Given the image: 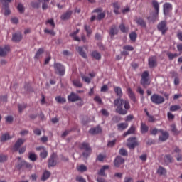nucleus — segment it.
Masks as SVG:
<instances>
[{"mask_svg":"<svg viewBox=\"0 0 182 182\" xmlns=\"http://www.w3.org/2000/svg\"><path fill=\"white\" fill-rule=\"evenodd\" d=\"M114 92L119 97L115 99L114 101V105L117 107V113L122 115L127 114V112L130 109V102H129V100L122 98V96H123V92L120 87H115Z\"/></svg>","mask_w":182,"mask_h":182,"instance_id":"1","label":"nucleus"},{"mask_svg":"<svg viewBox=\"0 0 182 182\" xmlns=\"http://www.w3.org/2000/svg\"><path fill=\"white\" fill-rule=\"evenodd\" d=\"M151 101L154 105H161L164 103V97L159 95V94H153L151 96Z\"/></svg>","mask_w":182,"mask_h":182,"instance_id":"6","label":"nucleus"},{"mask_svg":"<svg viewBox=\"0 0 182 182\" xmlns=\"http://www.w3.org/2000/svg\"><path fill=\"white\" fill-rule=\"evenodd\" d=\"M124 164V159L120 156H117L114 161V166L117 168L120 167L122 164Z\"/></svg>","mask_w":182,"mask_h":182,"instance_id":"12","label":"nucleus"},{"mask_svg":"<svg viewBox=\"0 0 182 182\" xmlns=\"http://www.w3.org/2000/svg\"><path fill=\"white\" fill-rule=\"evenodd\" d=\"M159 133H161V136H159V141H166L167 139H168L170 134L167 132L163 131V129H159Z\"/></svg>","mask_w":182,"mask_h":182,"instance_id":"13","label":"nucleus"},{"mask_svg":"<svg viewBox=\"0 0 182 182\" xmlns=\"http://www.w3.org/2000/svg\"><path fill=\"white\" fill-rule=\"evenodd\" d=\"M171 132H173L175 136L180 134V132H178V130H177V127H176V124H174L171 125Z\"/></svg>","mask_w":182,"mask_h":182,"instance_id":"43","label":"nucleus"},{"mask_svg":"<svg viewBox=\"0 0 182 182\" xmlns=\"http://www.w3.org/2000/svg\"><path fill=\"white\" fill-rule=\"evenodd\" d=\"M77 170L80 173H85V171H87V167L86 166V165L81 164L77 166Z\"/></svg>","mask_w":182,"mask_h":182,"instance_id":"35","label":"nucleus"},{"mask_svg":"<svg viewBox=\"0 0 182 182\" xmlns=\"http://www.w3.org/2000/svg\"><path fill=\"white\" fill-rule=\"evenodd\" d=\"M106 16V13L105 12H102V13H100L98 15H97V19L98 21H102V19H104V18Z\"/></svg>","mask_w":182,"mask_h":182,"instance_id":"56","label":"nucleus"},{"mask_svg":"<svg viewBox=\"0 0 182 182\" xmlns=\"http://www.w3.org/2000/svg\"><path fill=\"white\" fill-rule=\"evenodd\" d=\"M91 56L97 60H100V59H102V55L97 51H92L91 53Z\"/></svg>","mask_w":182,"mask_h":182,"instance_id":"31","label":"nucleus"},{"mask_svg":"<svg viewBox=\"0 0 182 182\" xmlns=\"http://www.w3.org/2000/svg\"><path fill=\"white\" fill-rule=\"evenodd\" d=\"M28 159L31 161H36L38 156H36V154H35L34 153H29V156Z\"/></svg>","mask_w":182,"mask_h":182,"instance_id":"48","label":"nucleus"},{"mask_svg":"<svg viewBox=\"0 0 182 182\" xmlns=\"http://www.w3.org/2000/svg\"><path fill=\"white\" fill-rule=\"evenodd\" d=\"M135 22L137 23V25H139V26H141V28H146V23L144 20L141 17H137L135 19Z\"/></svg>","mask_w":182,"mask_h":182,"instance_id":"20","label":"nucleus"},{"mask_svg":"<svg viewBox=\"0 0 182 182\" xmlns=\"http://www.w3.org/2000/svg\"><path fill=\"white\" fill-rule=\"evenodd\" d=\"M8 159V156L6 155L0 154V163H4V161H6Z\"/></svg>","mask_w":182,"mask_h":182,"instance_id":"59","label":"nucleus"},{"mask_svg":"<svg viewBox=\"0 0 182 182\" xmlns=\"http://www.w3.org/2000/svg\"><path fill=\"white\" fill-rule=\"evenodd\" d=\"M54 72L55 75H59V76H65L66 72V68L62 63L55 62L53 64Z\"/></svg>","mask_w":182,"mask_h":182,"instance_id":"3","label":"nucleus"},{"mask_svg":"<svg viewBox=\"0 0 182 182\" xmlns=\"http://www.w3.org/2000/svg\"><path fill=\"white\" fill-rule=\"evenodd\" d=\"M166 55H167L169 60H173V59H174V58L178 57V54H177V53L173 54L171 53H167Z\"/></svg>","mask_w":182,"mask_h":182,"instance_id":"46","label":"nucleus"},{"mask_svg":"<svg viewBox=\"0 0 182 182\" xmlns=\"http://www.w3.org/2000/svg\"><path fill=\"white\" fill-rule=\"evenodd\" d=\"M80 31V30L77 29L75 31H74L70 34V36H71V38H73L74 41H77V42H80V38L79 37L76 36V35L77 33H79Z\"/></svg>","mask_w":182,"mask_h":182,"instance_id":"30","label":"nucleus"},{"mask_svg":"<svg viewBox=\"0 0 182 182\" xmlns=\"http://www.w3.org/2000/svg\"><path fill=\"white\" fill-rule=\"evenodd\" d=\"M50 177V172H49L48 171H45L41 177V181H46V180H48V178H49Z\"/></svg>","mask_w":182,"mask_h":182,"instance_id":"32","label":"nucleus"},{"mask_svg":"<svg viewBox=\"0 0 182 182\" xmlns=\"http://www.w3.org/2000/svg\"><path fill=\"white\" fill-rule=\"evenodd\" d=\"M136 92L141 95V97H143L144 95V90L141 89V87L139 86L136 89Z\"/></svg>","mask_w":182,"mask_h":182,"instance_id":"61","label":"nucleus"},{"mask_svg":"<svg viewBox=\"0 0 182 182\" xmlns=\"http://www.w3.org/2000/svg\"><path fill=\"white\" fill-rule=\"evenodd\" d=\"M55 101L57 102V103H66V98L59 95L55 97Z\"/></svg>","mask_w":182,"mask_h":182,"instance_id":"39","label":"nucleus"},{"mask_svg":"<svg viewBox=\"0 0 182 182\" xmlns=\"http://www.w3.org/2000/svg\"><path fill=\"white\" fill-rule=\"evenodd\" d=\"M46 25H50L52 29H55V21L53 20V18L47 20L46 21Z\"/></svg>","mask_w":182,"mask_h":182,"instance_id":"41","label":"nucleus"},{"mask_svg":"<svg viewBox=\"0 0 182 182\" xmlns=\"http://www.w3.org/2000/svg\"><path fill=\"white\" fill-rule=\"evenodd\" d=\"M109 165H104L102 168L98 171V176H102V177H106V173H105V170H109Z\"/></svg>","mask_w":182,"mask_h":182,"instance_id":"23","label":"nucleus"},{"mask_svg":"<svg viewBox=\"0 0 182 182\" xmlns=\"http://www.w3.org/2000/svg\"><path fill=\"white\" fill-rule=\"evenodd\" d=\"M84 28L85 31L87 32V36H88L89 38L90 35H92V28H90V26H87V24H85L84 26Z\"/></svg>","mask_w":182,"mask_h":182,"instance_id":"42","label":"nucleus"},{"mask_svg":"<svg viewBox=\"0 0 182 182\" xmlns=\"http://www.w3.org/2000/svg\"><path fill=\"white\" fill-rule=\"evenodd\" d=\"M25 143V139H18L16 144H14L13 149L14 151H18L19 150V148Z\"/></svg>","mask_w":182,"mask_h":182,"instance_id":"18","label":"nucleus"},{"mask_svg":"<svg viewBox=\"0 0 182 182\" xmlns=\"http://www.w3.org/2000/svg\"><path fill=\"white\" fill-rule=\"evenodd\" d=\"M134 179L132 177H125L124 182H134Z\"/></svg>","mask_w":182,"mask_h":182,"instance_id":"64","label":"nucleus"},{"mask_svg":"<svg viewBox=\"0 0 182 182\" xmlns=\"http://www.w3.org/2000/svg\"><path fill=\"white\" fill-rule=\"evenodd\" d=\"M116 144V139L108 141L107 146L108 147H113Z\"/></svg>","mask_w":182,"mask_h":182,"instance_id":"63","label":"nucleus"},{"mask_svg":"<svg viewBox=\"0 0 182 182\" xmlns=\"http://www.w3.org/2000/svg\"><path fill=\"white\" fill-rule=\"evenodd\" d=\"M11 50V47L9 46H6L4 47H0V56L1 58H4L9 53V51Z\"/></svg>","mask_w":182,"mask_h":182,"instance_id":"11","label":"nucleus"},{"mask_svg":"<svg viewBox=\"0 0 182 182\" xmlns=\"http://www.w3.org/2000/svg\"><path fill=\"white\" fill-rule=\"evenodd\" d=\"M44 33H48V35H51V36H55V35H56V33H55V31H53V28L50 30L46 28L44 29Z\"/></svg>","mask_w":182,"mask_h":182,"instance_id":"45","label":"nucleus"},{"mask_svg":"<svg viewBox=\"0 0 182 182\" xmlns=\"http://www.w3.org/2000/svg\"><path fill=\"white\" fill-rule=\"evenodd\" d=\"M18 170H22V168H28V170H31L32 165L25 161H21L16 165Z\"/></svg>","mask_w":182,"mask_h":182,"instance_id":"7","label":"nucleus"},{"mask_svg":"<svg viewBox=\"0 0 182 182\" xmlns=\"http://www.w3.org/2000/svg\"><path fill=\"white\" fill-rule=\"evenodd\" d=\"M119 153L120 156H129L127 151L124 148L120 149Z\"/></svg>","mask_w":182,"mask_h":182,"instance_id":"52","label":"nucleus"},{"mask_svg":"<svg viewBox=\"0 0 182 182\" xmlns=\"http://www.w3.org/2000/svg\"><path fill=\"white\" fill-rule=\"evenodd\" d=\"M79 149H80V150H85V151L82 152V156L85 159H87V157L92 154V148L87 142H82L80 144Z\"/></svg>","mask_w":182,"mask_h":182,"instance_id":"2","label":"nucleus"},{"mask_svg":"<svg viewBox=\"0 0 182 182\" xmlns=\"http://www.w3.org/2000/svg\"><path fill=\"white\" fill-rule=\"evenodd\" d=\"M152 6L154 9H155V14H159V13L160 12V4H159V2H157L156 1H153Z\"/></svg>","mask_w":182,"mask_h":182,"instance_id":"26","label":"nucleus"},{"mask_svg":"<svg viewBox=\"0 0 182 182\" xmlns=\"http://www.w3.org/2000/svg\"><path fill=\"white\" fill-rule=\"evenodd\" d=\"M17 9H18V12H20V14H23V12H25V7L21 3L18 4V5L17 6Z\"/></svg>","mask_w":182,"mask_h":182,"instance_id":"51","label":"nucleus"},{"mask_svg":"<svg viewBox=\"0 0 182 182\" xmlns=\"http://www.w3.org/2000/svg\"><path fill=\"white\" fill-rule=\"evenodd\" d=\"M68 100L69 102H77V100H80V97L79 95L75 94V92H71L70 95L68 96Z\"/></svg>","mask_w":182,"mask_h":182,"instance_id":"16","label":"nucleus"},{"mask_svg":"<svg viewBox=\"0 0 182 182\" xmlns=\"http://www.w3.org/2000/svg\"><path fill=\"white\" fill-rule=\"evenodd\" d=\"M31 5L32 8H35L36 9H38L41 7V4L36 1H32L31 3Z\"/></svg>","mask_w":182,"mask_h":182,"instance_id":"54","label":"nucleus"},{"mask_svg":"<svg viewBox=\"0 0 182 182\" xmlns=\"http://www.w3.org/2000/svg\"><path fill=\"white\" fill-rule=\"evenodd\" d=\"M156 173L159 176H167V170L163 166H159Z\"/></svg>","mask_w":182,"mask_h":182,"instance_id":"22","label":"nucleus"},{"mask_svg":"<svg viewBox=\"0 0 182 182\" xmlns=\"http://www.w3.org/2000/svg\"><path fill=\"white\" fill-rule=\"evenodd\" d=\"M6 122L7 123H12L14 122V117L12 116L6 117Z\"/></svg>","mask_w":182,"mask_h":182,"instance_id":"62","label":"nucleus"},{"mask_svg":"<svg viewBox=\"0 0 182 182\" xmlns=\"http://www.w3.org/2000/svg\"><path fill=\"white\" fill-rule=\"evenodd\" d=\"M72 14H73V11L72 10H68L65 13L61 15V21H68V19H70Z\"/></svg>","mask_w":182,"mask_h":182,"instance_id":"15","label":"nucleus"},{"mask_svg":"<svg viewBox=\"0 0 182 182\" xmlns=\"http://www.w3.org/2000/svg\"><path fill=\"white\" fill-rule=\"evenodd\" d=\"M117 33H119V30L117 29V27L116 26V25H112L109 30V35L111 38H113L114 35H117Z\"/></svg>","mask_w":182,"mask_h":182,"instance_id":"19","label":"nucleus"},{"mask_svg":"<svg viewBox=\"0 0 182 182\" xmlns=\"http://www.w3.org/2000/svg\"><path fill=\"white\" fill-rule=\"evenodd\" d=\"M12 2V0H0V4H1V8L9 7V4Z\"/></svg>","mask_w":182,"mask_h":182,"instance_id":"34","label":"nucleus"},{"mask_svg":"<svg viewBox=\"0 0 182 182\" xmlns=\"http://www.w3.org/2000/svg\"><path fill=\"white\" fill-rule=\"evenodd\" d=\"M58 155L55 153H53L50 156V159H48V167H55L56 166V159Z\"/></svg>","mask_w":182,"mask_h":182,"instance_id":"10","label":"nucleus"},{"mask_svg":"<svg viewBox=\"0 0 182 182\" xmlns=\"http://www.w3.org/2000/svg\"><path fill=\"white\" fill-rule=\"evenodd\" d=\"M1 8L4 11H5L4 15L6 16L11 15V10L9 9V7H1Z\"/></svg>","mask_w":182,"mask_h":182,"instance_id":"57","label":"nucleus"},{"mask_svg":"<svg viewBox=\"0 0 182 182\" xmlns=\"http://www.w3.org/2000/svg\"><path fill=\"white\" fill-rule=\"evenodd\" d=\"M77 50L78 53L82 56V58H84V59H86L87 58V55H86V53L83 51V48L82 47H77Z\"/></svg>","mask_w":182,"mask_h":182,"instance_id":"38","label":"nucleus"},{"mask_svg":"<svg viewBox=\"0 0 182 182\" xmlns=\"http://www.w3.org/2000/svg\"><path fill=\"white\" fill-rule=\"evenodd\" d=\"M105 159H106V156L102 154H100L97 157V160H98V161H103Z\"/></svg>","mask_w":182,"mask_h":182,"instance_id":"60","label":"nucleus"},{"mask_svg":"<svg viewBox=\"0 0 182 182\" xmlns=\"http://www.w3.org/2000/svg\"><path fill=\"white\" fill-rule=\"evenodd\" d=\"M112 6L114 8V13L115 15H119L120 12L119 11V9H120V5H119L118 2H115L112 4Z\"/></svg>","mask_w":182,"mask_h":182,"instance_id":"28","label":"nucleus"},{"mask_svg":"<svg viewBox=\"0 0 182 182\" xmlns=\"http://www.w3.org/2000/svg\"><path fill=\"white\" fill-rule=\"evenodd\" d=\"M127 93L129 99L134 103H136V102H137V99L136 98V95H134V92H133V90H132V88L130 87L127 88Z\"/></svg>","mask_w":182,"mask_h":182,"instance_id":"17","label":"nucleus"},{"mask_svg":"<svg viewBox=\"0 0 182 182\" xmlns=\"http://www.w3.org/2000/svg\"><path fill=\"white\" fill-rule=\"evenodd\" d=\"M11 139H12V136H9V134L5 133L1 135L0 141H1V143H4V142L6 141L7 140H11Z\"/></svg>","mask_w":182,"mask_h":182,"instance_id":"25","label":"nucleus"},{"mask_svg":"<svg viewBox=\"0 0 182 182\" xmlns=\"http://www.w3.org/2000/svg\"><path fill=\"white\" fill-rule=\"evenodd\" d=\"M40 157L41 159H46L48 157V151L43 149V151L40 153Z\"/></svg>","mask_w":182,"mask_h":182,"instance_id":"53","label":"nucleus"},{"mask_svg":"<svg viewBox=\"0 0 182 182\" xmlns=\"http://www.w3.org/2000/svg\"><path fill=\"white\" fill-rule=\"evenodd\" d=\"M134 132H136V127H134V126H132L128 130L127 132H126L124 134V137H126V136H129V134H133V133H134Z\"/></svg>","mask_w":182,"mask_h":182,"instance_id":"36","label":"nucleus"},{"mask_svg":"<svg viewBox=\"0 0 182 182\" xmlns=\"http://www.w3.org/2000/svg\"><path fill=\"white\" fill-rule=\"evenodd\" d=\"M157 29L159 32H161V35H166L167 31H168V26H167L166 21H161L157 25Z\"/></svg>","mask_w":182,"mask_h":182,"instance_id":"5","label":"nucleus"},{"mask_svg":"<svg viewBox=\"0 0 182 182\" xmlns=\"http://www.w3.org/2000/svg\"><path fill=\"white\" fill-rule=\"evenodd\" d=\"M12 41L13 42H21L22 41V34L21 33L13 34Z\"/></svg>","mask_w":182,"mask_h":182,"instance_id":"21","label":"nucleus"},{"mask_svg":"<svg viewBox=\"0 0 182 182\" xmlns=\"http://www.w3.org/2000/svg\"><path fill=\"white\" fill-rule=\"evenodd\" d=\"M164 160L165 163H173V157L170 154L166 155Z\"/></svg>","mask_w":182,"mask_h":182,"instance_id":"49","label":"nucleus"},{"mask_svg":"<svg viewBox=\"0 0 182 182\" xmlns=\"http://www.w3.org/2000/svg\"><path fill=\"white\" fill-rule=\"evenodd\" d=\"M173 10V5L170 3H165L164 4V14L167 16L170 14V11Z\"/></svg>","mask_w":182,"mask_h":182,"instance_id":"14","label":"nucleus"},{"mask_svg":"<svg viewBox=\"0 0 182 182\" xmlns=\"http://www.w3.org/2000/svg\"><path fill=\"white\" fill-rule=\"evenodd\" d=\"M127 141V146L129 149H134L136 146H139V142H137L136 137L129 138Z\"/></svg>","mask_w":182,"mask_h":182,"instance_id":"8","label":"nucleus"},{"mask_svg":"<svg viewBox=\"0 0 182 182\" xmlns=\"http://www.w3.org/2000/svg\"><path fill=\"white\" fill-rule=\"evenodd\" d=\"M129 127V124L124 122V123H120L117 125V129L119 131H123Z\"/></svg>","mask_w":182,"mask_h":182,"instance_id":"33","label":"nucleus"},{"mask_svg":"<svg viewBox=\"0 0 182 182\" xmlns=\"http://www.w3.org/2000/svg\"><path fill=\"white\" fill-rule=\"evenodd\" d=\"M149 71H144L141 74V79L140 81L141 85L143 87H147L150 85V80H149Z\"/></svg>","mask_w":182,"mask_h":182,"instance_id":"4","label":"nucleus"},{"mask_svg":"<svg viewBox=\"0 0 182 182\" xmlns=\"http://www.w3.org/2000/svg\"><path fill=\"white\" fill-rule=\"evenodd\" d=\"M129 38L132 42H136V39H137V33L135 32H132L129 34Z\"/></svg>","mask_w":182,"mask_h":182,"instance_id":"44","label":"nucleus"},{"mask_svg":"<svg viewBox=\"0 0 182 182\" xmlns=\"http://www.w3.org/2000/svg\"><path fill=\"white\" fill-rule=\"evenodd\" d=\"M43 52H45L43 48H39L35 55V59H41V56H42Z\"/></svg>","mask_w":182,"mask_h":182,"instance_id":"37","label":"nucleus"},{"mask_svg":"<svg viewBox=\"0 0 182 182\" xmlns=\"http://www.w3.org/2000/svg\"><path fill=\"white\" fill-rule=\"evenodd\" d=\"M73 86H75V87H83V84L80 82V80H74L73 81Z\"/></svg>","mask_w":182,"mask_h":182,"instance_id":"40","label":"nucleus"},{"mask_svg":"<svg viewBox=\"0 0 182 182\" xmlns=\"http://www.w3.org/2000/svg\"><path fill=\"white\" fill-rule=\"evenodd\" d=\"M148 65L151 69L157 66V57L155 55L151 56L148 59Z\"/></svg>","mask_w":182,"mask_h":182,"instance_id":"9","label":"nucleus"},{"mask_svg":"<svg viewBox=\"0 0 182 182\" xmlns=\"http://www.w3.org/2000/svg\"><path fill=\"white\" fill-rule=\"evenodd\" d=\"M181 109V107L180 105H172L170 107V112H177V110H180Z\"/></svg>","mask_w":182,"mask_h":182,"instance_id":"47","label":"nucleus"},{"mask_svg":"<svg viewBox=\"0 0 182 182\" xmlns=\"http://www.w3.org/2000/svg\"><path fill=\"white\" fill-rule=\"evenodd\" d=\"M119 29L121 32H122L123 33H126V32H127V29L126 28V26L123 23L119 25Z\"/></svg>","mask_w":182,"mask_h":182,"instance_id":"58","label":"nucleus"},{"mask_svg":"<svg viewBox=\"0 0 182 182\" xmlns=\"http://www.w3.org/2000/svg\"><path fill=\"white\" fill-rule=\"evenodd\" d=\"M157 19H159V14L157 13L147 17L149 22H156Z\"/></svg>","mask_w":182,"mask_h":182,"instance_id":"27","label":"nucleus"},{"mask_svg":"<svg viewBox=\"0 0 182 182\" xmlns=\"http://www.w3.org/2000/svg\"><path fill=\"white\" fill-rule=\"evenodd\" d=\"M89 133L90 134H98V133H102V128L100 127H97L90 129Z\"/></svg>","mask_w":182,"mask_h":182,"instance_id":"24","label":"nucleus"},{"mask_svg":"<svg viewBox=\"0 0 182 182\" xmlns=\"http://www.w3.org/2000/svg\"><path fill=\"white\" fill-rule=\"evenodd\" d=\"M18 107L19 113H22V112H23V109H26V104H18Z\"/></svg>","mask_w":182,"mask_h":182,"instance_id":"50","label":"nucleus"},{"mask_svg":"<svg viewBox=\"0 0 182 182\" xmlns=\"http://www.w3.org/2000/svg\"><path fill=\"white\" fill-rule=\"evenodd\" d=\"M149 132V126H147L146 124L141 122V133L142 134H146Z\"/></svg>","mask_w":182,"mask_h":182,"instance_id":"29","label":"nucleus"},{"mask_svg":"<svg viewBox=\"0 0 182 182\" xmlns=\"http://www.w3.org/2000/svg\"><path fill=\"white\" fill-rule=\"evenodd\" d=\"M122 48L124 50H128L129 52H132V50H134V48L132 46H124Z\"/></svg>","mask_w":182,"mask_h":182,"instance_id":"55","label":"nucleus"}]
</instances>
